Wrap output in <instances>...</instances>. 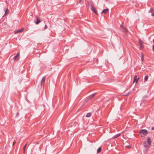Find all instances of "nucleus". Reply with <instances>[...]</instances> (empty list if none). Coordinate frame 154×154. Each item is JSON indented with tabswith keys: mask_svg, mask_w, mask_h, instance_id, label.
Returning a JSON list of instances; mask_svg holds the SVG:
<instances>
[{
	"mask_svg": "<svg viewBox=\"0 0 154 154\" xmlns=\"http://www.w3.org/2000/svg\"><path fill=\"white\" fill-rule=\"evenodd\" d=\"M81 0H79V3H80L81 1Z\"/></svg>",
	"mask_w": 154,
	"mask_h": 154,
	"instance_id": "obj_28",
	"label": "nucleus"
},
{
	"mask_svg": "<svg viewBox=\"0 0 154 154\" xmlns=\"http://www.w3.org/2000/svg\"><path fill=\"white\" fill-rule=\"evenodd\" d=\"M48 28V26L46 25H45V29H47Z\"/></svg>",
	"mask_w": 154,
	"mask_h": 154,
	"instance_id": "obj_21",
	"label": "nucleus"
},
{
	"mask_svg": "<svg viewBox=\"0 0 154 154\" xmlns=\"http://www.w3.org/2000/svg\"><path fill=\"white\" fill-rule=\"evenodd\" d=\"M23 30V28L21 29L17 30L14 31V34H17L21 32Z\"/></svg>",
	"mask_w": 154,
	"mask_h": 154,
	"instance_id": "obj_6",
	"label": "nucleus"
},
{
	"mask_svg": "<svg viewBox=\"0 0 154 154\" xmlns=\"http://www.w3.org/2000/svg\"><path fill=\"white\" fill-rule=\"evenodd\" d=\"M147 142L149 145H150L151 144V141L149 137H148L147 139Z\"/></svg>",
	"mask_w": 154,
	"mask_h": 154,
	"instance_id": "obj_9",
	"label": "nucleus"
},
{
	"mask_svg": "<svg viewBox=\"0 0 154 154\" xmlns=\"http://www.w3.org/2000/svg\"><path fill=\"white\" fill-rule=\"evenodd\" d=\"M109 11V9H104L101 12V13L106 14Z\"/></svg>",
	"mask_w": 154,
	"mask_h": 154,
	"instance_id": "obj_10",
	"label": "nucleus"
},
{
	"mask_svg": "<svg viewBox=\"0 0 154 154\" xmlns=\"http://www.w3.org/2000/svg\"><path fill=\"white\" fill-rule=\"evenodd\" d=\"M26 144L25 145V146H24V147H23V149H24H24H25V148H26Z\"/></svg>",
	"mask_w": 154,
	"mask_h": 154,
	"instance_id": "obj_23",
	"label": "nucleus"
},
{
	"mask_svg": "<svg viewBox=\"0 0 154 154\" xmlns=\"http://www.w3.org/2000/svg\"><path fill=\"white\" fill-rule=\"evenodd\" d=\"M101 150V148H99L97 150V152L99 153L100 152Z\"/></svg>",
	"mask_w": 154,
	"mask_h": 154,
	"instance_id": "obj_18",
	"label": "nucleus"
},
{
	"mask_svg": "<svg viewBox=\"0 0 154 154\" xmlns=\"http://www.w3.org/2000/svg\"><path fill=\"white\" fill-rule=\"evenodd\" d=\"M40 20H39L38 18H37V20L35 23L36 24H38L40 23Z\"/></svg>",
	"mask_w": 154,
	"mask_h": 154,
	"instance_id": "obj_14",
	"label": "nucleus"
},
{
	"mask_svg": "<svg viewBox=\"0 0 154 154\" xmlns=\"http://www.w3.org/2000/svg\"><path fill=\"white\" fill-rule=\"evenodd\" d=\"M91 116V113H88L86 116V117H90Z\"/></svg>",
	"mask_w": 154,
	"mask_h": 154,
	"instance_id": "obj_15",
	"label": "nucleus"
},
{
	"mask_svg": "<svg viewBox=\"0 0 154 154\" xmlns=\"http://www.w3.org/2000/svg\"><path fill=\"white\" fill-rule=\"evenodd\" d=\"M9 12V11L8 9L7 8L5 9V15H6L7 14H8Z\"/></svg>",
	"mask_w": 154,
	"mask_h": 154,
	"instance_id": "obj_13",
	"label": "nucleus"
},
{
	"mask_svg": "<svg viewBox=\"0 0 154 154\" xmlns=\"http://www.w3.org/2000/svg\"><path fill=\"white\" fill-rule=\"evenodd\" d=\"M129 94V93H128V94H126L125 95L126 96H128Z\"/></svg>",
	"mask_w": 154,
	"mask_h": 154,
	"instance_id": "obj_27",
	"label": "nucleus"
},
{
	"mask_svg": "<svg viewBox=\"0 0 154 154\" xmlns=\"http://www.w3.org/2000/svg\"><path fill=\"white\" fill-rule=\"evenodd\" d=\"M152 50L153 51H154V45L152 47Z\"/></svg>",
	"mask_w": 154,
	"mask_h": 154,
	"instance_id": "obj_24",
	"label": "nucleus"
},
{
	"mask_svg": "<svg viewBox=\"0 0 154 154\" xmlns=\"http://www.w3.org/2000/svg\"><path fill=\"white\" fill-rule=\"evenodd\" d=\"M151 15H152V16H154V13H152V14H151Z\"/></svg>",
	"mask_w": 154,
	"mask_h": 154,
	"instance_id": "obj_26",
	"label": "nucleus"
},
{
	"mask_svg": "<svg viewBox=\"0 0 154 154\" xmlns=\"http://www.w3.org/2000/svg\"><path fill=\"white\" fill-rule=\"evenodd\" d=\"M139 78H137V75H135L134 77V80L133 81V82H134L136 81V83H137L138 82V81L139 79Z\"/></svg>",
	"mask_w": 154,
	"mask_h": 154,
	"instance_id": "obj_8",
	"label": "nucleus"
},
{
	"mask_svg": "<svg viewBox=\"0 0 154 154\" xmlns=\"http://www.w3.org/2000/svg\"><path fill=\"white\" fill-rule=\"evenodd\" d=\"M121 135V134H118L116 135H115L113 137V138H116L117 137H118L119 136H120Z\"/></svg>",
	"mask_w": 154,
	"mask_h": 154,
	"instance_id": "obj_12",
	"label": "nucleus"
},
{
	"mask_svg": "<svg viewBox=\"0 0 154 154\" xmlns=\"http://www.w3.org/2000/svg\"><path fill=\"white\" fill-rule=\"evenodd\" d=\"M120 27L122 29V31L125 33H126V32H127V30L126 29L125 27L123 26L122 24L121 25Z\"/></svg>",
	"mask_w": 154,
	"mask_h": 154,
	"instance_id": "obj_5",
	"label": "nucleus"
},
{
	"mask_svg": "<svg viewBox=\"0 0 154 154\" xmlns=\"http://www.w3.org/2000/svg\"><path fill=\"white\" fill-rule=\"evenodd\" d=\"M149 12L153 13L154 12V8H151L149 11Z\"/></svg>",
	"mask_w": 154,
	"mask_h": 154,
	"instance_id": "obj_16",
	"label": "nucleus"
},
{
	"mask_svg": "<svg viewBox=\"0 0 154 154\" xmlns=\"http://www.w3.org/2000/svg\"><path fill=\"white\" fill-rule=\"evenodd\" d=\"M95 94L94 93L88 97L89 99H91L95 95Z\"/></svg>",
	"mask_w": 154,
	"mask_h": 154,
	"instance_id": "obj_11",
	"label": "nucleus"
},
{
	"mask_svg": "<svg viewBox=\"0 0 154 154\" xmlns=\"http://www.w3.org/2000/svg\"><path fill=\"white\" fill-rule=\"evenodd\" d=\"M19 56H20V53H18L15 56L14 58V59L16 61H18L19 59Z\"/></svg>",
	"mask_w": 154,
	"mask_h": 154,
	"instance_id": "obj_4",
	"label": "nucleus"
},
{
	"mask_svg": "<svg viewBox=\"0 0 154 154\" xmlns=\"http://www.w3.org/2000/svg\"><path fill=\"white\" fill-rule=\"evenodd\" d=\"M139 44L140 46V47L142 48L143 47V42L140 39H139L138 40Z\"/></svg>",
	"mask_w": 154,
	"mask_h": 154,
	"instance_id": "obj_3",
	"label": "nucleus"
},
{
	"mask_svg": "<svg viewBox=\"0 0 154 154\" xmlns=\"http://www.w3.org/2000/svg\"><path fill=\"white\" fill-rule=\"evenodd\" d=\"M127 148H128L129 149L131 147V146L130 145H128L125 146Z\"/></svg>",
	"mask_w": 154,
	"mask_h": 154,
	"instance_id": "obj_20",
	"label": "nucleus"
},
{
	"mask_svg": "<svg viewBox=\"0 0 154 154\" xmlns=\"http://www.w3.org/2000/svg\"><path fill=\"white\" fill-rule=\"evenodd\" d=\"M141 55H142V56L141 57V59L142 61L143 59V53H142Z\"/></svg>",
	"mask_w": 154,
	"mask_h": 154,
	"instance_id": "obj_19",
	"label": "nucleus"
},
{
	"mask_svg": "<svg viewBox=\"0 0 154 154\" xmlns=\"http://www.w3.org/2000/svg\"><path fill=\"white\" fill-rule=\"evenodd\" d=\"M144 146L145 147H149V146L148 145H146L145 144H144Z\"/></svg>",
	"mask_w": 154,
	"mask_h": 154,
	"instance_id": "obj_22",
	"label": "nucleus"
},
{
	"mask_svg": "<svg viewBox=\"0 0 154 154\" xmlns=\"http://www.w3.org/2000/svg\"><path fill=\"white\" fill-rule=\"evenodd\" d=\"M139 133L142 137H143L148 133V131L146 129H141L139 131Z\"/></svg>",
	"mask_w": 154,
	"mask_h": 154,
	"instance_id": "obj_1",
	"label": "nucleus"
},
{
	"mask_svg": "<svg viewBox=\"0 0 154 154\" xmlns=\"http://www.w3.org/2000/svg\"><path fill=\"white\" fill-rule=\"evenodd\" d=\"M153 42L154 43V39L153 40Z\"/></svg>",
	"mask_w": 154,
	"mask_h": 154,
	"instance_id": "obj_29",
	"label": "nucleus"
},
{
	"mask_svg": "<svg viewBox=\"0 0 154 154\" xmlns=\"http://www.w3.org/2000/svg\"><path fill=\"white\" fill-rule=\"evenodd\" d=\"M91 10L95 14H97V11L95 8L93 6H92L91 8Z\"/></svg>",
	"mask_w": 154,
	"mask_h": 154,
	"instance_id": "obj_7",
	"label": "nucleus"
},
{
	"mask_svg": "<svg viewBox=\"0 0 154 154\" xmlns=\"http://www.w3.org/2000/svg\"><path fill=\"white\" fill-rule=\"evenodd\" d=\"M148 79V76L147 75H146L145 77L144 78V81H146Z\"/></svg>",
	"mask_w": 154,
	"mask_h": 154,
	"instance_id": "obj_17",
	"label": "nucleus"
},
{
	"mask_svg": "<svg viewBox=\"0 0 154 154\" xmlns=\"http://www.w3.org/2000/svg\"><path fill=\"white\" fill-rule=\"evenodd\" d=\"M46 79L45 77H44L42 79L41 82V85L42 86H43L44 84L45 79Z\"/></svg>",
	"mask_w": 154,
	"mask_h": 154,
	"instance_id": "obj_2",
	"label": "nucleus"
},
{
	"mask_svg": "<svg viewBox=\"0 0 154 154\" xmlns=\"http://www.w3.org/2000/svg\"><path fill=\"white\" fill-rule=\"evenodd\" d=\"M152 130H153L154 129V127H152Z\"/></svg>",
	"mask_w": 154,
	"mask_h": 154,
	"instance_id": "obj_25",
	"label": "nucleus"
}]
</instances>
